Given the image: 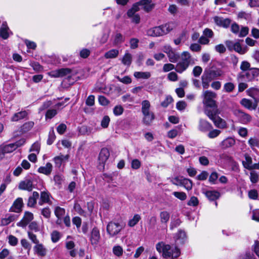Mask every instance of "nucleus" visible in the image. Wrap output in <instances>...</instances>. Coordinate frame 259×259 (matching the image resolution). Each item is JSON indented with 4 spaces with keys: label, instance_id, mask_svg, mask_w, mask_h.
I'll use <instances>...</instances> for the list:
<instances>
[{
    "label": "nucleus",
    "instance_id": "1",
    "mask_svg": "<svg viewBox=\"0 0 259 259\" xmlns=\"http://www.w3.org/2000/svg\"><path fill=\"white\" fill-rule=\"evenodd\" d=\"M202 103L203 104V110L205 114H208L213 111L216 112L218 108V105L215 99L217 94L210 90L204 91L201 95Z\"/></svg>",
    "mask_w": 259,
    "mask_h": 259
},
{
    "label": "nucleus",
    "instance_id": "38",
    "mask_svg": "<svg viewBox=\"0 0 259 259\" xmlns=\"http://www.w3.org/2000/svg\"><path fill=\"white\" fill-rule=\"evenodd\" d=\"M134 75L138 79H148L151 76V73L149 72H135Z\"/></svg>",
    "mask_w": 259,
    "mask_h": 259
},
{
    "label": "nucleus",
    "instance_id": "55",
    "mask_svg": "<svg viewBox=\"0 0 259 259\" xmlns=\"http://www.w3.org/2000/svg\"><path fill=\"white\" fill-rule=\"evenodd\" d=\"M139 40L136 38H132L130 40V48L132 49H135L138 47Z\"/></svg>",
    "mask_w": 259,
    "mask_h": 259
},
{
    "label": "nucleus",
    "instance_id": "24",
    "mask_svg": "<svg viewBox=\"0 0 259 259\" xmlns=\"http://www.w3.org/2000/svg\"><path fill=\"white\" fill-rule=\"evenodd\" d=\"M175 241L178 244H183L186 239L185 231L180 230L175 236Z\"/></svg>",
    "mask_w": 259,
    "mask_h": 259
},
{
    "label": "nucleus",
    "instance_id": "25",
    "mask_svg": "<svg viewBox=\"0 0 259 259\" xmlns=\"http://www.w3.org/2000/svg\"><path fill=\"white\" fill-rule=\"evenodd\" d=\"M34 250L37 254L38 255L41 256H44L47 253V249L44 246L38 243L36 244L34 247Z\"/></svg>",
    "mask_w": 259,
    "mask_h": 259
},
{
    "label": "nucleus",
    "instance_id": "54",
    "mask_svg": "<svg viewBox=\"0 0 259 259\" xmlns=\"http://www.w3.org/2000/svg\"><path fill=\"white\" fill-rule=\"evenodd\" d=\"M113 252L115 255L120 256L123 253V249L120 246H116L113 247Z\"/></svg>",
    "mask_w": 259,
    "mask_h": 259
},
{
    "label": "nucleus",
    "instance_id": "57",
    "mask_svg": "<svg viewBox=\"0 0 259 259\" xmlns=\"http://www.w3.org/2000/svg\"><path fill=\"white\" fill-rule=\"evenodd\" d=\"M249 28L246 26H242L241 29L239 30V36L244 37L247 35L248 33Z\"/></svg>",
    "mask_w": 259,
    "mask_h": 259
},
{
    "label": "nucleus",
    "instance_id": "33",
    "mask_svg": "<svg viewBox=\"0 0 259 259\" xmlns=\"http://www.w3.org/2000/svg\"><path fill=\"white\" fill-rule=\"evenodd\" d=\"M206 196L211 201L215 200L220 196V194L216 191H207L205 193Z\"/></svg>",
    "mask_w": 259,
    "mask_h": 259
},
{
    "label": "nucleus",
    "instance_id": "45",
    "mask_svg": "<svg viewBox=\"0 0 259 259\" xmlns=\"http://www.w3.org/2000/svg\"><path fill=\"white\" fill-rule=\"evenodd\" d=\"M123 108L121 105H117L114 107L113 112L115 116H119L123 113Z\"/></svg>",
    "mask_w": 259,
    "mask_h": 259
},
{
    "label": "nucleus",
    "instance_id": "41",
    "mask_svg": "<svg viewBox=\"0 0 259 259\" xmlns=\"http://www.w3.org/2000/svg\"><path fill=\"white\" fill-rule=\"evenodd\" d=\"M187 190H189L192 188L193 183L192 181L188 179L183 178L182 185Z\"/></svg>",
    "mask_w": 259,
    "mask_h": 259
},
{
    "label": "nucleus",
    "instance_id": "58",
    "mask_svg": "<svg viewBox=\"0 0 259 259\" xmlns=\"http://www.w3.org/2000/svg\"><path fill=\"white\" fill-rule=\"evenodd\" d=\"M60 233L56 231H54L52 232V234H51V239H52V241L55 243V242H57L59 241V240L60 239Z\"/></svg>",
    "mask_w": 259,
    "mask_h": 259
},
{
    "label": "nucleus",
    "instance_id": "39",
    "mask_svg": "<svg viewBox=\"0 0 259 259\" xmlns=\"http://www.w3.org/2000/svg\"><path fill=\"white\" fill-rule=\"evenodd\" d=\"M141 219V216L139 214H135L134 217L128 221V225L131 227H134L136 224H137Z\"/></svg>",
    "mask_w": 259,
    "mask_h": 259
},
{
    "label": "nucleus",
    "instance_id": "61",
    "mask_svg": "<svg viewBox=\"0 0 259 259\" xmlns=\"http://www.w3.org/2000/svg\"><path fill=\"white\" fill-rule=\"evenodd\" d=\"M203 34L204 36H205L208 39H209V38H212L213 36V35H214L213 32L212 31V30L209 28H205L203 30Z\"/></svg>",
    "mask_w": 259,
    "mask_h": 259
},
{
    "label": "nucleus",
    "instance_id": "43",
    "mask_svg": "<svg viewBox=\"0 0 259 259\" xmlns=\"http://www.w3.org/2000/svg\"><path fill=\"white\" fill-rule=\"evenodd\" d=\"M57 110L55 109H50L48 110L45 115L46 120L48 119H52L57 115Z\"/></svg>",
    "mask_w": 259,
    "mask_h": 259
},
{
    "label": "nucleus",
    "instance_id": "50",
    "mask_svg": "<svg viewBox=\"0 0 259 259\" xmlns=\"http://www.w3.org/2000/svg\"><path fill=\"white\" fill-rule=\"evenodd\" d=\"M8 242L12 246H16L18 242V239L14 236L10 235L8 236Z\"/></svg>",
    "mask_w": 259,
    "mask_h": 259
},
{
    "label": "nucleus",
    "instance_id": "60",
    "mask_svg": "<svg viewBox=\"0 0 259 259\" xmlns=\"http://www.w3.org/2000/svg\"><path fill=\"white\" fill-rule=\"evenodd\" d=\"M221 131L219 130H213L209 132L208 136L209 138L212 139L218 137Z\"/></svg>",
    "mask_w": 259,
    "mask_h": 259
},
{
    "label": "nucleus",
    "instance_id": "56",
    "mask_svg": "<svg viewBox=\"0 0 259 259\" xmlns=\"http://www.w3.org/2000/svg\"><path fill=\"white\" fill-rule=\"evenodd\" d=\"M29 228L35 232H38L40 230L38 225L35 221L32 222L29 224Z\"/></svg>",
    "mask_w": 259,
    "mask_h": 259
},
{
    "label": "nucleus",
    "instance_id": "15",
    "mask_svg": "<svg viewBox=\"0 0 259 259\" xmlns=\"http://www.w3.org/2000/svg\"><path fill=\"white\" fill-rule=\"evenodd\" d=\"M198 130L202 132H207L212 129L211 124L207 120L203 119H200L198 124Z\"/></svg>",
    "mask_w": 259,
    "mask_h": 259
},
{
    "label": "nucleus",
    "instance_id": "31",
    "mask_svg": "<svg viewBox=\"0 0 259 259\" xmlns=\"http://www.w3.org/2000/svg\"><path fill=\"white\" fill-rule=\"evenodd\" d=\"M28 113L26 111H21L14 114L11 118L13 121H17L20 119H22L26 117Z\"/></svg>",
    "mask_w": 259,
    "mask_h": 259
},
{
    "label": "nucleus",
    "instance_id": "7",
    "mask_svg": "<svg viewBox=\"0 0 259 259\" xmlns=\"http://www.w3.org/2000/svg\"><path fill=\"white\" fill-rule=\"evenodd\" d=\"M220 111L219 109L214 112L213 111L209 112L208 114L205 115L211 120L214 125L220 128H225L227 127V123L225 120L221 118L218 115L220 114Z\"/></svg>",
    "mask_w": 259,
    "mask_h": 259
},
{
    "label": "nucleus",
    "instance_id": "44",
    "mask_svg": "<svg viewBox=\"0 0 259 259\" xmlns=\"http://www.w3.org/2000/svg\"><path fill=\"white\" fill-rule=\"evenodd\" d=\"M124 41V37L120 33H117L115 35L114 39V43L115 45H118L123 42Z\"/></svg>",
    "mask_w": 259,
    "mask_h": 259
},
{
    "label": "nucleus",
    "instance_id": "9",
    "mask_svg": "<svg viewBox=\"0 0 259 259\" xmlns=\"http://www.w3.org/2000/svg\"><path fill=\"white\" fill-rule=\"evenodd\" d=\"M25 143V140L22 139L14 143L0 146V149L3 155L6 153H11L15 150L18 147L22 146Z\"/></svg>",
    "mask_w": 259,
    "mask_h": 259
},
{
    "label": "nucleus",
    "instance_id": "48",
    "mask_svg": "<svg viewBox=\"0 0 259 259\" xmlns=\"http://www.w3.org/2000/svg\"><path fill=\"white\" fill-rule=\"evenodd\" d=\"M110 119L108 116H104L101 122V125L103 128H107L109 124Z\"/></svg>",
    "mask_w": 259,
    "mask_h": 259
},
{
    "label": "nucleus",
    "instance_id": "53",
    "mask_svg": "<svg viewBox=\"0 0 259 259\" xmlns=\"http://www.w3.org/2000/svg\"><path fill=\"white\" fill-rule=\"evenodd\" d=\"M202 72V68L199 66L194 67L192 73L195 77H199Z\"/></svg>",
    "mask_w": 259,
    "mask_h": 259
},
{
    "label": "nucleus",
    "instance_id": "16",
    "mask_svg": "<svg viewBox=\"0 0 259 259\" xmlns=\"http://www.w3.org/2000/svg\"><path fill=\"white\" fill-rule=\"evenodd\" d=\"M213 20L217 25L224 28L228 27L231 23V20L229 19H224L218 16H215Z\"/></svg>",
    "mask_w": 259,
    "mask_h": 259
},
{
    "label": "nucleus",
    "instance_id": "62",
    "mask_svg": "<svg viewBox=\"0 0 259 259\" xmlns=\"http://www.w3.org/2000/svg\"><path fill=\"white\" fill-rule=\"evenodd\" d=\"M98 101L99 103L103 106H106L109 103V100L103 96H99Z\"/></svg>",
    "mask_w": 259,
    "mask_h": 259
},
{
    "label": "nucleus",
    "instance_id": "32",
    "mask_svg": "<svg viewBox=\"0 0 259 259\" xmlns=\"http://www.w3.org/2000/svg\"><path fill=\"white\" fill-rule=\"evenodd\" d=\"M132 55L128 52H126L121 59L122 63L127 66H130L132 62Z\"/></svg>",
    "mask_w": 259,
    "mask_h": 259
},
{
    "label": "nucleus",
    "instance_id": "6",
    "mask_svg": "<svg viewBox=\"0 0 259 259\" xmlns=\"http://www.w3.org/2000/svg\"><path fill=\"white\" fill-rule=\"evenodd\" d=\"M243 40L238 39L236 41L234 42L232 40H228L225 41V45L229 50L232 51H235L240 54H244L248 51V48L246 46L241 45V43Z\"/></svg>",
    "mask_w": 259,
    "mask_h": 259
},
{
    "label": "nucleus",
    "instance_id": "11",
    "mask_svg": "<svg viewBox=\"0 0 259 259\" xmlns=\"http://www.w3.org/2000/svg\"><path fill=\"white\" fill-rule=\"evenodd\" d=\"M100 238L99 230L96 227L94 228L91 232L90 238L91 244L93 245L97 246L99 242Z\"/></svg>",
    "mask_w": 259,
    "mask_h": 259
},
{
    "label": "nucleus",
    "instance_id": "12",
    "mask_svg": "<svg viewBox=\"0 0 259 259\" xmlns=\"http://www.w3.org/2000/svg\"><path fill=\"white\" fill-rule=\"evenodd\" d=\"M33 219L32 213L26 211L22 219L17 224V226L24 228Z\"/></svg>",
    "mask_w": 259,
    "mask_h": 259
},
{
    "label": "nucleus",
    "instance_id": "42",
    "mask_svg": "<svg viewBox=\"0 0 259 259\" xmlns=\"http://www.w3.org/2000/svg\"><path fill=\"white\" fill-rule=\"evenodd\" d=\"M4 23L3 27L0 29V35L4 39H7L9 37L8 27Z\"/></svg>",
    "mask_w": 259,
    "mask_h": 259
},
{
    "label": "nucleus",
    "instance_id": "47",
    "mask_svg": "<svg viewBox=\"0 0 259 259\" xmlns=\"http://www.w3.org/2000/svg\"><path fill=\"white\" fill-rule=\"evenodd\" d=\"M234 89L235 85L232 82L226 83L224 85V90L228 93L232 92Z\"/></svg>",
    "mask_w": 259,
    "mask_h": 259
},
{
    "label": "nucleus",
    "instance_id": "10",
    "mask_svg": "<svg viewBox=\"0 0 259 259\" xmlns=\"http://www.w3.org/2000/svg\"><path fill=\"white\" fill-rule=\"evenodd\" d=\"M122 226L118 223L110 222L107 226V231L110 237H114L118 234L121 229Z\"/></svg>",
    "mask_w": 259,
    "mask_h": 259
},
{
    "label": "nucleus",
    "instance_id": "35",
    "mask_svg": "<svg viewBox=\"0 0 259 259\" xmlns=\"http://www.w3.org/2000/svg\"><path fill=\"white\" fill-rule=\"evenodd\" d=\"M244 157L245 160L242 161V164L245 168L249 170L252 164V158L247 154L244 155Z\"/></svg>",
    "mask_w": 259,
    "mask_h": 259
},
{
    "label": "nucleus",
    "instance_id": "34",
    "mask_svg": "<svg viewBox=\"0 0 259 259\" xmlns=\"http://www.w3.org/2000/svg\"><path fill=\"white\" fill-rule=\"evenodd\" d=\"M169 61L171 63H176L180 59V55L177 53L174 50L172 51L167 55Z\"/></svg>",
    "mask_w": 259,
    "mask_h": 259
},
{
    "label": "nucleus",
    "instance_id": "64",
    "mask_svg": "<svg viewBox=\"0 0 259 259\" xmlns=\"http://www.w3.org/2000/svg\"><path fill=\"white\" fill-rule=\"evenodd\" d=\"M141 162L137 159H135L132 160L131 163V167L133 169H137L141 166Z\"/></svg>",
    "mask_w": 259,
    "mask_h": 259
},
{
    "label": "nucleus",
    "instance_id": "27",
    "mask_svg": "<svg viewBox=\"0 0 259 259\" xmlns=\"http://www.w3.org/2000/svg\"><path fill=\"white\" fill-rule=\"evenodd\" d=\"M52 164L50 162H48L45 166L39 167L38 171L46 175H49L52 171Z\"/></svg>",
    "mask_w": 259,
    "mask_h": 259
},
{
    "label": "nucleus",
    "instance_id": "20",
    "mask_svg": "<svg viewBox=\"0 0 259 259\" xmlns=\"http://www.w3.org/2000/svg\"><path fill=\"white\" fill-rule=\"evenodd\" d=\"M143 115V122L147 125H150L155 118V115L153 112H148L142 113Z\"/></svg>",
    "mask_w": 259,
    "mask_h": 259
},
{
    "label": "nucleus",
    "instance_id": "17",
    "mask_svg": "<svg viewBox=\"0 0 259 259\" xmlns=\"http://www.w3.org/2000/svg\"><path fill=\"white\" fill-rule=\"evenodd\" d=\"M109 156L110 153L108 149L106 148H102L99 153L98 158L100 164L104 165Z\"/></svg>",
    "mask_w": 259,
    "mask_h": 259
},
{
    "label": "nucleus",
    "instance_id": "5",
    "mask_svg": "<svg viewBox=\"0 0 259 259\" xmlns=\"http://www.w3.org/2000/svg\"><path fill=\"white\" fill-rule=\"evenodd\" d=\"M174 23H168L148 29L147 31V34L152 37L161 36L169 33L174 29Z\"/></svg>",
    "mask_w": 259,
    "mask_h": 259
},
{
    "label": "nucleus",
    "instance_id": "46",
    "mask_svg": "<svg viewBox=\"0 0 259 259\" xmlns=\"http://www.w3.org/2000/svg\"><path fill=\"white\" fill-rule=\"evenodd\" d=\"M172 194L181 200H184L187 198L186 194L183 192H174Z\"/></svg>",
    "mask_w": 259,
    "mask_h": 259
},
{
    "label": "nucleus",
    "instance_id": "63",
    "mask_svg": "<svg viewBox=\"0 0 259 259\" xmlns=\"http://www.w3.org/2000/svg\"><path fill=\"white\" fill-rule=\"evenodd\" d=\"M85 104L89 106H93L95 104V96L94 95H90L85 101Z\"/></svg>",
    "mask_w": 259,
    "mask_h": 259
},
{
    "label": "nucleus",
    "instance_id": "8",
    "mask_svg": "<svg viewBox=\"0 0 259 259\" xmlns=\"http://www.w3.org/2000/svg\"><path fill=\"white\" fill-rule=\"evenodd\" d=\"M259 75V69L252 68L249 69L245 73H240L237 76V80L238 82L241 81L243 80H247L248 81L251 80L254 77Z\"/></svg>",
    "mask_w": 259,
    "mask_h": 259
},
{
    "label": "nucleus",
    "instance_id": "19",
    "mask_svg": "<svg viewBox=\"0 0 259 259\" xmlns=\"http://www.w3.org/2000/svg\"><path fill=\"white\" fill-rule=\"evenodd\" d=\"M138 4L147 12H150L154 7V4L152 3V0H141L138 2Z\"/></svg>",
    "mask_w": 259,
    "mask_h": 259
},
{
    "label": "nucleus",
    "instance_id": "21",
    "mask_svg": "<svg viewBox=\"0 0 259 259\" xmlns=\"http://www.w3.org/2000/svg\"><path fill=\"white\" fill-rule=\"evenodd\" d=\"M50 194L48 191H42L40 193V198L38 204L42 205L44 203L51 204Z\"/></svg>",
    "mask_w": 259,
    "mask_h": 259
},
{
    "label": "nucleus",
    "instance_id": "3",
    "mask_svg": "<svg viewBox=\"0 0 259 259\" xmlns=\"http://www.w3.org/2000/svg\"><path fill=\"white\" fill-rule=\"evenodd\" d=\"M223 74V71L221 69L213 67L205 68L201 77L203 88L204 89H208L212 80L222 76Z\"/></svg>",
    "mask_w": 259,
    "mask_h": 259
},
{
    "label": "nucleus",
    "instance_id": "4",
    "mask_svg": "<svg viewBox=\"0 0 259 259\" xmlns=\"http://www.w3.org/2000/svg\"><path fill=\"white\" fill-rule=\"evenodd\" d=\"M180 58V60L176 64L175 68V70L179 73H182L186 70L189 65L195 64L194 58L188 52H183Z\"/></svg>",
    "mask_w": 259,
    "mask_h": 259
},
{
    "label": "nucleus",
    "instance_id": "59",
    "mask_svg": "<svg viewBox=\"0 0 259 259\" xmlns=\"http://www.w3.org/2000/svg\"><path fill=\"white\" fill-rule=\"evenodd\" d=\"M51 210L49 207H45L41 209V214L46 218H49L51 216Z\"/></svg>",
    "mask_w": 259,
    "mask_h": 259
},
{
    "label": "nucleus",
    "instance_id": "29",
    "mask_svg": "<svg viewBox=\"0 0 259 259\" xmlns=\"http://www.w3.org/2000/svg\"><path fill=\"white\" fill-rule=\"evenodd\" d=\"M39 196V193L37 192L34 191L32 193V195L28 198L27 205L30 207H34L36 203V201Z\"/></svg>",
    "mask_w": 259,
    "mask_h": 259
},
{
    "label": "nucleus",
    "instance_id": "14",
    "mask_svg": "<svg viewBox=\"0 0 259 259\" xmlns=\"http://www.w3.org/2000/svg\"><path fill=\"white\" fill-rule=\"evenodd\" d=\"M18 215L14 214H7L5 217L2 218L0 221L1 226H7L10 224L11 222H14L17 220Z\"/></svg>",
    "mask_w": 259,
    "mask_h": 259
},
{
    "label": "nucleus",
    "instance_id": "18",
    "mask_svg": "<svg viewBox=\"0 0 259 259\" xmlns=\"http://www.w3.org/2000/svg\"><path fill=\"white\" fill-rule=\"evenodd\" d=\"M33 187V181L31 179H26L21 182L19 185V189L27 190L28 191H31Z\"/></svg>",
    "mask_w": 259,
    "mask_h": 259
},
{
    "label": "nucleus",
    "instance_id": "26",
    "mask_svg": "<svg viewBox=\"0 0 259 259\" xmlns=\"http://www.w3.org/2000/svg\"><path fill=\"white\" fill-rule=\"evenodd\" d=\"M238 116L239 121L243 124H246L249 122L251 120V117L249 114L242 111H239Z\"/></svg>",
    "mask_w": 259,
    "mask_h": 259
},
{
    "label": "nucleus",
    "instance_id": "13",
    "mask_svg": "<svg viewBox=\"0 0 259 259\" xmlns=\"http://www.w3.org/2000/svg\"><path fill=\"white\" fill-rule=\"evenodd\" d=\"M23 205L22 198H18L13 202V205L10 208L9 211L19 213L22 211Z\"/></svg>",
    "mask_w": 259,
    "mask_h": 259
},
{
    "label": "nucleus",
    "instance_id": "2",
    "mask_svg": "<svg viewBox=\"0 0 259 259\" xmlns=\"http://www.w3.org/2000/svg\"><path fill=\"white\" fill-rule=\"evenodd\" d=\"M156 249L159 253H162V256L165 258L175 259L178 258L181 254L180 250L178 247L171 246L162 241L156 244Z\"/></svg>",
    "mask_w": 259,
    "mask_h": 259
},
{
    "label": "nucleus",
    "instance_id": "23",
    "mask_svg": "<svg viewBox=\"0 0 259 259\" xmlns=\"http://www.w3.org/2000/svg\"><path fill=\"white\" fill-rule=\"evenodd\" d=\"M235 142V140L234 138L228 137L221 143L220 146L222 149H227L234 145Z\"/></svg>",
    "mask_w": 259,
    "mask_h": 259
},
{
    "label": "nucleus",
    "instance_id": "36",
    "mask_svg": "<svg viewBox=\"0 0 259 259\" xmlns=\"http://www.w3.org/2000/svg\"><path fill=\"white\" fill-rule=\"evenodd\" d=\"M119 54V51L116 49H112L107 52L104 54V57L106 59H113L115 58L118 56Z\"/></svg>",
    "mask_w": 259,
    "mask_h": 259
},
{
    "label": "nucleus",
    "instance_id": "40",
    "mask_svg": "<svg viewBox=\"0 0 259 259\" xmlns=\"http://www.w3.org/2000/svg\"><path fill=\"white\" fill-rule=\"evenodd\" d=\"M54 213L57 218H62L65 214V209L60 206L55 207Z\"/></svg>",
    "mask_w": 259,
    "mask_h": 259
},
{
    "label": "nucleus",
    "instance_id": "51",
    "mask_svg": "<svg viewBox=\"0 0 259 259\" xmlns=\"http://www.w3.org/2000/svg\"><path fill=\"white\" fill-rule=\"evenodd\" d=\"M116 78L120 82L124 84H130L132 82V79L128 76H125L123 78H120L119 76H117Z\"/></svg>",
    "mask_w": 259,
    "mask_h": 259
},
{
    "label": "nucleus",
    "instance_id": "49",
    "mask_svg": "<svg viewBox=\"0 0 259 259\" xmlns=\"http://www.w3.org/2000/svg\"><path fill=\"white\" fill-rule=\"evenodd\" d=\"M250 180L251 183H256L258 181V176L257 172L254 171H251L250 173Z\"/></svg>",
    "mask_w": 259,
    "mask_h": 259
},
{
    "label": "nucleus",
    "instance_id": "22",
    "mask_svg": "<svg viewBox=\"0 0 259 259\" xmlns=\"http://www.w3.org/2000/svg\"><path fill=\"white\" fill-rule=\"evenodd\" d=\"M69 157V156L68 154L65 155L60 154L58 156L55 157L53 160L55 163L56 166L60 167L63 162L68 160Z\"/></svg>",
    "mask_w": 259,
    "mask_h": 259
},
{
    "label": "nucleus",
    "instance_id": "28",
    "mask_svg": "<svg viewBox=\"0 0 259 259\" xmlns=\"http://www.w3.org/2000/svg\"><path fill=\"white\" fill-rule=\"evenodd\" d=\"M241 104L248 109H255L257 107V103H252V102L248 99L244 98L240 102Z\"/></svg>",
    "mask_w": 259,
    "mask_h": 259
},
{
    "label": "nucleus",
    "instance_id": "52",
    "mask_svg": "<svg viewBox=\"0 0 259 259\" xmlns=\"http://www.w3.org/2000/svg\"><path fill=\"white\" fill-rule=\"evenodd\" d=\"M176 68L175 66L171 63H166L164 64L162 70L164 72L170 71Z\"/></svg>",
    "mask_w": 259,
    "mask_h": 259
},
{
    "label": "nucleus",
    "instance_id": "37",
    "mask_svg": "<svg viewBox=\"0 0 259 259\" xmlns=\"http://www.w3.org/2000/svg\"><path fill=\"white\" fill-rule=\"evenodd\" d=\"M141 111L142 113H146L151 112L150 107L151 104L150 102L148 100H143L141 102Z\"/></svg>",
    "mask_w": 259,
    "mask_h": 259
},
{
    "label": "nucleus",
    "instance_id": "30",
    "mask_svg": "<svg viewBox=\"0 0 259 259\" xmlns=\"http://www.w3.org/2000/svg\"><path fill=\"white\" fill-rule=\"evenodd\" d=\"M160 222L163 224H166L170 219V213L166 210L162 211L159 213Z\"/></svg>",
    "mask_w": 259,
    "mask_h": 259
}]
</instances>
